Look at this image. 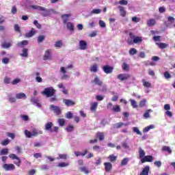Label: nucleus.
I'll return each instance as SVG.
<instances>
[{
    "instance_id": "a211bd4d",
    "label": "nucleus",
    "mask_w": 175,
    "mask_h": 175,
    "mask_svg": "<svg viewBox=\"0 0 175 175\" xmlns=\"http://www.w3.org/2000/svg\"><path fill=\"white\" fill-rule=\"evenodd\" d=\"M96 109H98V103L94 102L90 104V111L95 113L96 111Z\"/></svg>"
},
{
    "instance_id": "6ab92c4d",
    "label": "nucleus",
    "mask_w": 175,
    "mask_h": 175,
    "mask_svg": "<svg viewBox=\"0 0 175 175\" xmlns=\"http://www.w3.org/2000/svg\"><path fill=\"white\" fill-rule=\"evenodd\" d=\"M60 72L63 73L62 79H66L69 78V76L68 75H66V70H65V67H61Z\"/></svg>"
},
{
    "instance_id": "49530a36",
    "label": "nucleus",
    "mask_w": 175,
    "mask_h": 175,
    "mask_svg": "<svg viewBox=\"0 0 175 175\" xmlns=\"http://www.w3.org/2000/svg\"><path fill=\"white\" fill-rule=\"evenodd\" d=\"M97 137L100 141L104 140L105 139V134H103V133H98Z\"/></svg>"
},
{
    "instance_id": "13d9d810",
    "label": "nucleus",
    "mask_w": 175,
    "mask_h": 175,
    "mask_svg": "<svg viewBox=\"0 0 175 175\" xmlns=\"http://www.w3.org/2000/svg\"><path fill=\"white\" fill-rule=\"evenodd\" d=\"M164 77L166 79H172V75L170 73H169V72L166 71L164 72Z\"/></svg>"
},
{
    "instance_id": "2f4dec72",
    "label": "nucleus",
    "mask_w": 175,
    "mask_h": 175,
    "mask_svg": "<svg viewBox=\"0 0 175 175\" xmlns=\"http://www.w3.org/2000/svg\"><path fill=\"white\" fill-rule=\"evenodd\" d=\"M67 29H68L69 31H75V25H73V23L72 22H68L66 23Z\"/></svg>"
},
{
    "instance_id": "7ed1b4c3",
    "label": "nucleus",
    "mask_w": 175,
    "mask_h": 175,
    "mask_svg": "<svg viewBox=\"0 0 175 175\" xmlns=\"http://www.w3.org/2000/svg\"><path fill=\"white\" fill-rule=\"evenodd\" d=\"M41 94L46 96V98H51V96H54L55 94V90L53 87L46 88Z\"/></svg>"
},
{
    "instance_id": "4468645a",
    "label": "nucleus",
    "mask_w": 175,
    "mask_h": 175,
    "mask_svg": "<svg viewBox=\"0 0 175 175\" xmlns=\"http://www.w3.org/2000/svg\"><path fill=\"white\" fill-rule=\"evenodd\" d=\"M113 67L109 66H105L103 67V70L107 75H109L113 72Z\"/></svg>"
},
{
    "instance_id": "bb28decb",
    "label": "nucleus",
    "mask_w": 175,
    "mask_h": 175,
    "mask_svg": "<svg viewBox=\"0 0 175 175\" xmlns=\"http://www.w3.org/2000/svg\"><path fill=\"white\" fill-rule=\"evenodd\" d=\"M90 72H93V73H96L98 72V64H94L90 66Z\"/></svg>"
},
{
    "instance_id": "dca6fc26",
    "label": "nucleus",
    "mask_w": 175,
    "mask_h": 175,
    "mask_svg": "<svg viewBox=\"0 0 175 175\" xmlns=\"http://www.w3.org/2000/svg\"><path fill=\"white\" fill-rule=\"evenodd\" d=\"M63 103L68 107L75 106V105L73 100L69 99H64Z\"/></svg>"
},
{
    "instance_id": "774afa93",
    "label": "nucleus",
    "mask_w": 175,
    "mask_h": 175,
    "mask_svg": "<svg viewBox=\"0 0 175 175\" xmlns=\"http://www.w3.org/2000/svg\"><path fill=\"white\" fill-rule=\"evenodd\" d=\"M73 129H75V127L72 125H70L66 129V131H67V132H72Z\"/></svg>"
},
{
    "instance_id": "ea45409f",
    "label": "nucleus",
    "mask_w": 175,
    "mask_h": 175,
    "mask_svg": "<svg viewBox=\"0 0 175 175\" xmlns=\"http://www.w3.org/2000/svg\"><path fill=\"white\" fill-rule=\"evenodd\" d=\"M107 158L110 162H116V161H117V157L113 154H110Z\"/></svg>"
},
{
    "instance_id": "5701e85b",
    "label": "nucleus",
    "mask_w": 175,
    "mask_h": 175,
    "mask_svg": "<svg viewBox=\"0 0 175 175\" xmlns=\"http://www.w3.org/2000/svg\"><path fill=\"white\" fill-rule=\"evenodd\" d=\"M88 153V150H85L84 152H74V154L76 157H85V155H87Z\"/></svg>"
},
{
    "instance_id": "473e14b6",
    "label": "nucleus",
    "mask_w": 175,
    "mask_h": 175,
    "mask_svg": "<svg viewBox=\"0 0 175 175\" xmlns=\"http://www.w3.org/2000/svg\"><path fill=\"white\" fill-rule=\"evenodd\" d=\"M154 128H155V126L154 124H150L146 127H145L143 130L144 133H147L149 131H150V129H154Z\"/></svg>"
},
{
    "instance_id": "6e6552de",
    "label": "nucleus",
    "mask_w": 175,
    "mask_h": 175,
    "mask_svg": "<svg viewBox=\"0 0 175 175\" xmlns=\"http://www.w3.org/2000/svg\"><path fill=\"white\" fill-rule=\"evenodd\" d=\"M131 78V75L129 74H120L118 75V80L121 81H124L125 80H128V79Z\"/></svg>"
},
{
    "instance_id": "c03bdc74",
    "label": "nucleus",
    "mask_w": 175,
    "mask_h": 175,
    "mask_svg": "<svg viewBox=\"0 0 175 175\" xmlns=\"http://www.w3.org/2000/svg\"><path fill=\"white\" fill-rule=\"evenodd\" d=\"M9 154V149L4 148L0 151V155H8Z\"/></svg>"
},
{
    "instance_id": "4d7b16f0",
    "label": "nucleus",
    "mask_w": 175,
    "mask_h": 175,
    "mask_svg": "<svg viewBox=\"0 0 175 175\" xmlns=\"http://www.w3.org/2000/svg\"><path fill=\"white\" fill-rule=\"evenodd\" d=\"M66 166H69V163H59L58 164L59 167H66Z\"/></svg>"
},
{
    "instance_id": "4be33fe9",
    "label": "nucleus",
    "mask_w": 175,
    "mask_h": 175,
    "mask_svg": "<svg viewBox=\"0 0 175 175\" xmlns=\"http://www.w3.org/2000/svg\"><path fill=\"white\" fill-rule=\"evenodd\" d=\"M36 33V31H35V29L32 28L30 31H29L28 33H27L25 34V37L26 38H32V36H33V35H35Z\"/></svg>"
},
{
    "instance_id": "c9c22d12",
    "label": "nucleus",
    "mask_w": 175,
    "mask_h": 175,
    "mask_svg": "<svg viewBox=\"0 0 175 175\" xmlns=\"http://www.w3.org/2000/svg\"><path fill=\"white\" fill-rule=\"evenodd\" d=\"M100 13H102V10L101 9H94L90 12V14L91 15H92V14H100Z\"/></svg>"
},
{
    "instance_id": "20e7f679",
    "label": "nucleus",
    "mask_w": 175,
    "mask_h": 175,
    "mask_svg": "<svg viewBox=\"0 0 175 175\" xmlns=\"http://www.w3.org/2000/svg\"><path fill=\"white\" fill-rule=\"evenodd\" d=\"M107 109H111L112 111H115V113H120L121 111V107L120 105H113V103H109L107 106Z\"/></svg>"
},
{
    "instance_id": "e2e57ef3",
    "label": "nucleus",
    "mask_w": 175,
    "mask_h": 175,
    "mask_svg": "<svg viewBox=\"0 0 175 175\" xmlns=\"http://www.w3.org/2000/svg\"><path fill=\"white\" fill-rule=\"evenodd\" d=\"M96 100H98V101L103 100V99H105V96L102 95H97L96 96Z\"/></svg>"
},
{
    "instance_id": "b1692460",
    "label": "nucleus",
    "mask_w": 175,
    "mask_h": 175,
    "mask_svg": "<svg viewBox=\"0 0 175 175\" xmlns=\"http://www.w3.org/2000/svg\"><path fill=\"white\" fill-rule=\"evenodd\" d=\"M149 172H150V166L147 165L143 169L140 175H148Z\"/></svg>"
},
{
    "instance_id": "aec40b11",
    "label": "nucleus",
    "mask_w": 175,
    "mask_h": 175,
    "mask_svg": "<svg viewBox=\"0 0 175 175\" xmlns=\"http://www.w3.org/2000/svg\"><path fill=\"white\" fill-rule=\"evenodd\" d=\"M104 166L106 172H110V170L113 169V165L111 164V163H105Z\"/></svg>"
},
{
    "instance_id": "72a5a7b5",
    "label": "nucleus",
    "mask_w": 175,
    "mask_h": 175,
    "mask_svg": "<svg viewBox=\"0 0 175 175\" xmlns=\"http://www.w3.org/2000/svg\"><path fill=\"white\" fill-rule=\"evenodd\" d=\"M142 40H143V39L142 38V37L134 36V37L133 38V43H140V42H142Z\"/></svg>"
},
{
    "instance_id": "412c9836",
    "label": "nucleus",
    "mask_w": 175,
    "mask_h": 175,
    "mask_svg": "<svg viewBox=\"0 0 175 175\" xmlns=\"http://www.w3.org/2000/svg\"><path fill=\"white\" fill-rule=\"evenodd\" d=\"M118 9L120 10V16H122V17H125V16H126V11L125 10V8L120 5L118 6Z\"/></svg>"
},
{
    "instance_id": "39448f33",
    "label": "nucleus",
    "mask_w": 175,
    "mask_h": 175,
    "mask_svg": "<svg viewBox=\"0 0 175 175\" xmlns=\"http://www.w3.org/2000/svg\"><path fill=\"white\" fill-rule=\"evenodd\" d=\"M50 110H52L55 113V114H57V116H59L62 113L61 108L59 107L55 106L54 105H51L49 107Z\"/></svg>"
},
{
    "instance_id": "69168bd1",
    "label": "nucleus",
    "mask_w": 175,
    "mask_h": 175,
    "mask_svg": "<svg viewBox=\"0 0 175 175\" xmlns=\"http://www.w3.org/2000/svg\"><path fill=\"white\" fill-rule=\"evenodd\" d=\"M119 5H128V1L127 0H120L119 1Z\"/></svg>"
},
{
    "instance_id": "9b49d317",
    "label": "nucleus",
    "mask_w": 175,
    "mask_h": 175,
    "mask_svg": "<svg viewBox=\"0 0 175 175\" xmlns=\"http://www.w3.org/2000/svg\"><path fill=\"white\" fill-rule=\"evenodd\" d=\"M30 101L32 105H36L37 107H42V104L39 103V100L36 97H31Z\"/></svg>"
},
{
    "instance_id": "f8f14e48",
    "label": "nucleus",
    "mask_w": 175,
    "mask_h": 175,
    "mask_svg": "<svg viewBox=\"0 0 175 175\" xmlns=\"http://www.w3.org/2000/svg\"><path fill=\"white\" fill-rule=\"evenodd\" d=\"M153 157L151 155H148V156H145L142 159H141V162L142 163H144L145 162H152L153 160Z\"/></svg>"
},
{
    "instance_id": "de8ad7c7",
    "label": "nucleus",
    "mask_w": 175,
    "mask_h": 175,
    "mask_svg": "<svg viewBox=\"0 0 175 175\" xmlns=\"http://www.w3.org/2000/svg\"><path fill=\"white\" fill-rule=\"evenodd\" d=\"M2 47H3V49H9L12 47V44L10 42H4L2 44Z\"/></svg>"
},
{
    "instance_id": "9d476101",
    "label": "nucleus",
    "mask_w": 175,
    "mask_h": 175,
    "mask_svg": "<svg viewBox=\"0 0 175 175\" xmlns=\"http://www.w3.org/2000/svg\"><path fill=\"white\" fill-rule=\"evenodd\" d=\"M72 17L71 14H65L62 15V20L63 21V24H66L68 21H69V18Z\"/></svg>"
},
{
    "instance_id": "1a4fd4ad",
    "label": "nucleus",
    "mask_w": 175,
    "mask_h": 175,
    "mask_svg": "<svg viewBox=\"0 0 175 175\" xmlns=\"http://www.w3.org/2000/svg\"><path fill=\"white\" fill-rule=\"evenodd\" d=\"M93 83L96 85H98V87H102V85H103V81L100 80V78H99L98 76H95Z\"/></svg>"
},
{
    "instance_id": "c756f323",
    "label": "nucleus",
    "mask_w": 175,
    "mask_h": 175,
    "mask_svg": "<svg viewBox=\"0 0 175 175\" xmlns=\"http://www.w3.org/2000/svg\"><path fill=\"white\" fill-rule=\"evenodd\" d=\"M156 44L159 47V49H166V47H169V44L163 42H161V43L156 42Z\"/></svg>"
},
{
    "instance_id": "0e129e2a",
    "label": "nucleus",
    "mask_w": 175,
    "mask_h": 175,
    "mask_svg": "<svg viewBox=\"0 0 175 175\" xmlns=\"http://www.w3.org/2000/svg\"><path fill=\"white\" fill-rule=\"evenodd\" d=\"M14 163L16 165V166L20 167V165L21 163V159H20V158L16 159V161H15Z\"/></svg>"
},
{
    "instance_id": "a19ab883",
    "label": "nucleus",
    "mask_w": 175,
    "mask_h": 175,
    "mask_svg": "<svg viewBox=\"0 0 175 175\" xmlns=\"http://www.w3.org/2000/svg\"><path fill=\"white\" fill-rule=\"evenodd\" d=\"M122 68L123 69V70H124L125 72H129V66H128V64H126V63H123L122 65Z\"/></svg>"
},
{
    "instance_id": "c85d7f7f",
    "label": "nucleus",
    "mask_w": 175,
    "mask_h": 175,
    "mask_svg": "<svg viewBox=\"0 0 175 175\" xmlns=\"http://www.w3.org/2000/svg\"><path fill=\"white\" fill-rule=\"evenodd\" d=\"M52 127H53V122H49L45 124V130L50 131L51 133L53 132V130L51 129Z\"/></svg>"
},
{
    "instance_id": "ddd939ff",
    "label": "nucleus",
    "mask_w": 175,
    "mask_h": 175,
    "mask_svg": "<svg viewBox=\"0 0 175 175\" xmlns=\"http://www.w3.org/2000/svg\"><path fill=\"white\" fill-rule=\"evenodd\" d=\"M88 44L85 40L79 41V49L80 50H87Z\"/></svg>"
},
{
    "instance_id": "338daca9",
    "label": "nucleus",
    "mask_w": 175,
    "mask_h": 175,
    "mask_svg": "<svg viewBox=\"0 0 175 175\" xmlns=\"http://www.w3.org/2000/svg\"><path fill=\"white\" fill-rule=\"evenodd\" d=\"M10 143V141L9 139H5L4 141L1 142L2 146H8Z\"/></svg>"
},
{
    "instance_id": "2eb2a0df",
    "label": "nucleus",
    "mask_w": 175,
    "mask_h": 175,
    "mask_svg": "<svg viewBox=\"0 0 175 175\" xmlns=\"http://www.w3.org/2000/svg\"><path fill=\"white\" fill-rule=\"evenodd\" d=\"M54 47L55 49H62L64 47V42L61 40L56 41L54 44Z\"/></svg>"
},
{
    "instance_id": "f257e3e1",
    "label": "nucleus",
    "mask_w": 175,
    "mask_h": 175,
    "mask_svg": "<svg viewBox=\"0 0 175 175\" xmlns=\"http://www.w3.org/2000/svg\"><path fill=\"white\" fill-rule=\"evenodd\" d=\"M24 133L27 139H31V137H36L37 136H39V135H43V131L33 129L31 132L28 130H25Z\"/></svg>"
},
{
    "instance_id": "864d4df0",
    "label": "nucleus",
    "mask_w": 175,
    "mask_h": 175,
    "mask_svg": "<svg viewBox=\"0 0 175 175\" xmlns=\"http://www.w3.org/2000/svg\"><path fill=\"white\" fill-rule=\"evenodd\" d=\"M44 39H46V36H44L43 35L39 36L38 38V43H42V42H43V40H44Z\"/></svg>"
},
{
    "instance_id": "a18cd8bd",
    "label": "nucleus",
    "mask_w": 175,
    "mask_h": 175,
    "mask_svg": "<svg viewBox=\"0 0 175 175\" xmlns=\"http://www.w3.org/2000/svg\"><path fill=\"white\" fill-rule=\"evenodd\" d=\"M57 122L59 126H64V125H65V119L59 118L57 119Z\"/></svg>"
},
{
    "instance_id": "423d86ee",
    "label": "nucleus",
    "mask_w": 175,
    "mask_h": 175,
    "mask_svg": "<svg viewBox=\"0 0 175 175\" xmlns=\"http://www.w3.org/2000/svg\"><path fill=\"white\" fill-rule=\"evenodd\" d=\"M3 169L6 172H11L12 170H15L16 165L14 164H4L3 165Z\"/></svg>"
},
{
    "instance_id": "f03ea898",
    "label": "nucleus",
    "mask_w": 175,
    "mask_h": 175,
    "mask_svg": "<svg viewBox=\"0 0 175 175\" xmlns=\"http://www.w3.org/2000/svg\"><path fill=\"white\" fill-rule=\"evenodd\" d=\"M32 9H34L36 10H39L40 12H42L41 13L42 16L43 17H47L48 16H50V10L46 9L44 7L39 6V5H32Z\"/></svg>"
},
{
    "instance_id": "58836bf2",
    "label": "nucleus",
    "mask_w": 175,
    "mask_h": 175,
    "mask_svg": "<svg viewBox=\"0 0 175 175\" xmlns=\"http://www.w3.org/2000/svg\"><path fill=\"white\" fill-rule=\"evenodd\" d=\"M129 101L131 102V105L133 109H136V107H137V103H136V100L131 98Z\"/></svg>"
},
{
    "instance_id": "3c124183",
    "label": "nucleus",
    "mask_w": 175,
    "mask_h": 175,
    "mask_svg": "<svg viewBox=\"0 0 175 175\" xmlns=\"http://www.w3.org/2000/svg\"><path fill=\"white\" fill-rule=\"evenodd\" d=\"M133 132H134V133H137V135H139V136H142V132L137 127H133Z\"/></svg>"
},
{
    "instance_id": "6e6d98bb",
    "label": "nucleus",
    "mask_w": 175,
    "mask_h": 175,
    "mask_svg": "<svg viewBox=\"0 0 175 175\" xmlns=\"http://www.w3.org/2000/svg\"><path fill=\"white\" fill-rule=\"evenodd\" d=\"M124 125L123 122H118L113 124V128H116V129H119V128H121Z\"/></svg>"
},
{
    "instance_id": "79ce46f5",
    "label": "nucleus",
    "mask_w": 175,
    "mask_h": 175,
    "mask_svg": "<svg viewBox=\"0 0 175 175\" xmlns=\"http://www.w3.org/2000/svg\"><path fill=\"white\" fill-rule=\"evenodd\" d=\"M59 157H57V159H68V154H59Z\"/></svg>"
},
{
    "instance_id": "052dcab7",
    "label": "nucleus",
    "mask_w": 175,
    "mask_h": 175,
    "mask_svg": "<svg viewBox=\"0 0 175 175\" xmlns=\"http://www.w3.org/2000/svg\"><path fill=\"white\" fill-rule=\"evenodd\" d=\"M21 81V80L20 79L16 78L13 80V81L12 82V84H13V85H16V84H18V83H20Z\"/></svg>"
},
{
    "instance_id": "5fc2aeb1",
    "label": "nucleus",
    "mask_w": 175,
    "mask_h": 175,
    "mask_svg": "<svg viewBox=\"0 0 175 175\" xmlns=\"http://www.w3.org/2000/svg\"><path fill=\"white\" fill-rule=\"evenodd\" d=\"M146 102H147V100L146 98L141 100L139 104V107H144V106H146Z\"/></svg>"
},
{
    "instance_id": "bf43d9fd",
    "label": "nucleus",
    "mask_w": 175,
    "mask_h": 175,
    "mask_svg": "<svg viewBox=\"0 0 175 175\" xmlns=\"http://www.w3.org/2000/svg\"><path fill=\"white\" fill-rule=\"evenodd\" d=\"M98 24L101 28H106V23H105V21L100 20Z\"/></svg>"
},
{
    "instance_id": "7c9ffc66",
    "label": "nucleus",
    "mask_w": 175,
    "mask_h": 175,
    "mask_svg": "<svg viewBox=\"0 0 175 175\" xmlns=\"http://www.w3.org/2000/svg\"><path fill=\"white\" fill-rule=\"evenodd\" d=\"M155 24H157V21L154 18L149 19L147 21V25H148V27H153V25H155Z\"/></svg>"
},
{
    "instance_id": "a878e982",
    "label": "nucleus",
    "mask_w": 175,
    "mask_h": 175,
    "mask_svg": "<svg viewBox=\"0 0 175 175\" xmlns=\"http://www.w3.org/2000/svg\"><path fill=\"white\" fill-rule=\"evenodd\" d=\"M16 99H26L27 95L25 93H18L16 94Z\"/></svg>"
},
{
    "instance_id": "393cba45",
    "label": "nucleus",
    "mask_w": 175,
    "mask_h": 175,
    "mask_svg": "<svg viewBox=\"0 0 175 175\" xmlns=\"http://www.w3.org/2000/svg\"><path fill=\"white\" fill-rule=\"evenodd\" d=\"M21 57H23V58L28 57V49L25 48L22 51V53L20 54Z\"/></svg>"
},
{
    "instance_id": "cd10ccee",
    "label": "nucleus",
    "mask_w": 175,
    "mask_h": 175,
    "mask_svg": "<svg viewBox=\"0 0 175 175\" xmlns=\"http://www.w3.org/2000/svg\"><path fill=\"white\" fill-rule=\"evenodd\" d=\"M122 147L124 148V150H130L131 147L129 146V144H128V141L125 140L121 143Z\"/></svg>"
},
{
    "instance_id": "680f3d73",
    "label": "nucleus",
    "mask_w": 175,
    "mask_h": 175,
    "mask_svg": "<svg viewBox=\"0 0 175 175\" xmlns=\"http://www.w3.org/2000/svg\"><path fill=\"white\" fill-rule=\"evenodd\" d=\"M72 117H73V113H72V112H70V111H68L66 114V118H68V120H70V118H72Z\"/></svg>"
},
{
    "instance_id": "0eeeda50",
    "label": "nucleus",
    "mask_w": 175,
    "mask_h": 175,
    "mask_svg": "<svg viewBox=\"0 0 175 175\" xmlns=\"http://www.w3.org/2000/svg\"><path fill=\"white\" fill-rule=\"evenodd\" d=\"M164 110H166L165 111V116H167V117H170V118H172V117L173 116V113H172V111H170V105L169 104H165L164 105Z\"/></svg>"
},
{
    "instance_id": "f704fd0d",
    "label": "nucleus",
    "mask_w": 175,
    "mask_h": 175,
    "mask_svg": "<svg viewBox=\"0 0 175 175\" xmlns=\"http://www.w3.org/2000/svg\"><path fill=\"white\" fill-rule=\"evenodd\" d=\"M146 152L142 148H139V157L142 159L144 157H146Z\"/></svg>"
},
{
    "instance_id": "603ef678",
    "label": "nucleus",
    "mask_w": 175,
    "mask_h": 175,
    "mask_svg": "<svg viewBox=\"0 0 175 175\" xmlns=\"http://www.w3.org/2000/svg\"><path fill=\"white\" fill-rule=\"evenodd\" d=\"M130 55H135V54H137V50L135 48H131L129 51Z\"/></svg>"
},
{
    "instance_id": "f3484780",
    "label": "nucleus",
    "mask_w": 175,
    "mask_h": 175,
    "mask_svg": "<svg viewBox=\"0 0 175 175\" xmlns=\"http://www.w3.org/2000/svg\"><path fill=\"white\" fill-rule=\"evenodd\" d=\"M44 59H51V51L50 49H48L45 51L44 55Z\"/></svg>"
},
{
    "instance_id": "8fccbe9b",
    "label": "nucleus",
    "mask_w": 175,
    "mask_h": 175,
    "mask_svg": "<svg viewBox=\"0 0 175 175\" xmlns=\"http://www.w3.org/2000/svg\"><path fill=\"white\" fill-rule=\"evenodd\" d=\"M128 162H129V158H124L121 162L122 166L128 165Z\"/></svg>"
},
{
    "instance_id": "37998d69",
    "label": "nucleus",
    "mask_w": 175,
    "mask_h": 175,
    "mask_svg": "<svg viewBox=\"0 0 175 175\" xmlns=\"http://www.w3.org/2000/svg\"><path fill=\"white\" fill-rule=\"evenodd\" d=\"M150 113H152V109H148L144 114L145 118H150Z\"/></svg>"
},
{
    "instance_id": "4c0bfd02",
    "label": "nucleus",
    "mask_w": 175,
    "mask_h": 175,
    "mask_svg": "<svg viewBox=\"0 0 175 175\" xmlns=\"http://www.w3.org/2000/svg\"><path fill=\"white\" fill-rule=\"evenodd\" d=\"M144 87L146 88H151V83L149 81H146L145 80H142Z\"/></svg>"
},
{
    "instance_id": "e433bc0d",
    "label": "nucleus",
    "mask_w": 175,
    "mask_h": 175,
    "mask_svg": "<svg viewBox=\"0 0 175 175\" xmlns=\"http://www.w3.org/2000/svg\"><path fill=\"white\" fill-rule=\"evenodd\" d=\"M28 44V41L27 40H23L22 42H19L17 44L18 47H23V46H27Z\"/></svg>"
},
{
    "instance_id": "09e8293b",
    "label": "nucleus",
    "mask_w": 175,
    "mask_h": 175,
    "mask_svg": "<svg viewBox=\"0 0 175 175\" xmlns=\"http://www.w3.org/2000/svg\"><path fill=\"white\" fill-rule=\"evenodd\" d=\"M163 151H167L169 152V154H172V149H170V147L164 146L162 148Z\"/></svg>"
}]
</instances>
